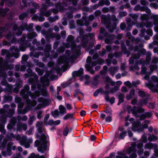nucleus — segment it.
<instances>
[{
    "mask_svg": "<svg viewBox=\"0 0 158 158\" xmlns=\"http://www.w3.org/2000/svg\"><path fill=\"white\" fill-rule=\"evenodd\" d=\"M41 85L40 83H36V86L40 93L38 94L35 92L33 94L30 90L29 85H26L24 86L20 92V95L25 100L26 105L23 109L24 104L22 102L21 98L17 96H15V102L18 104L17 110L18 114H25L30 110H39L50 104L51 100L49 98V93L45 86L40 87Z\"/></svg>",
    "mask_w": 158,
    "mask_h": 158,
    "instance_id": "1",
    "label": "nucleus"
},
{
    "mask_svg": "<svg viewBox=\"0 0 158 158\" xmlns=\"http://www.w3.org/2000/svg\"><path fill=\"white\" fill-rule=\"evenodd\" d=\"M37 36V34L35 32L24 34L17 42L19 44V49L17 46L12 45L9 50L3 49L2 50L1 55L2 56L6 55V60L4 61L2 57H0V77H6L5 71L8 69H13L14 68L13 65L12 64H9L8 62H13L15 58H19L20 56L19 50L22 52L25 51L27 47L31 46V44L30 42Z\"/></svg>",
    "mask_w": 158,
    "mask_h": 158,
    "instance_id": "2",
    "label": "nucleus"
},
{
    "mask_svg": "<svg viewBox=\"0 0 158 158\" xmlns=\"http://www.w3.org/2000/svg\"><path fill=\"white\" fill-rule=\"evenodd\" d=\"M80 35L77 39L76 42L78 43L81 40L80 45L77 46L74 40V37L72 35H69L66 40V43L64 45L66 48H71L73 53L70 56L69 54L67 56H64L60 58V63L67 65L70 62L73 61L76 59L81 54V47L87 50H89L93 47V42L89 40H92L94 36V33H89L88 34L83 35L84 31L82 29H77Z\"/></svg>",
    "mask_w": 158,
    "mask_h": 158,
    "instance_id": "3",
    "label": "nucleus"
},
{
    "mask_svg": "<svg viewBox=\"0 0 158 158\" xmlns=\"http://www.w3.org/2000/svg\"><path fill=\"white\" fill-rule=\"evenodd\" d=\"M11 106V108H10V105L6 104L0 109V138H4L6 133L4 125L6 123L7 117L11 118L15 114L16 105L12 103Z\"/></svg>",
    "mask_w": 158,
    "mask_h": 158,
    "instance_id": "4",
    "label": "nucleus"
},
{
    "mask_svg": "<svg viewBox=\"0 0 158 158\" xmlns=\"http://www.w3.org/2000/svg\"><path fill=\"white\" fill-rule=\"evenodd\" d=\"M102 23L104 24L106 29L110 32H112L116 29L118 23L115 15L111 16L110 14L107 15H102L101 16Z\"/></svg>",
    "mask_w": 158,
    "mask_h": 158,
    "instance_id": "5",
    "label": "nucleus"
},
{
    "mask_svg": "<svg viewBox=\"0 0 158 158\" xmlns=\"http://www.w3.org/2000/svg\"><path fill=\"white\" fill-rule=\"evenodd\" d=\"M55 7L56 9H51L47 11L48 6L45 4H43L39 10L40 13V15H38L36 14H35L32 17V19L35 21H44L45 20L44 16L48 17L50 15L52 12L54 14H57L58 12V10L60 11L59 9H57Z\"/></svg>",
    "mask_w": 158,
    "mask_h": 158,
    "instance_id": "6",
    "label": "nucleus"
},
{
    "mask_svg": "<svg viewBox=\"0 0 158 158\" xmlns=\"http://www.w3.org/2000/svg\"><path fill=\"white\" fill-rule=\"evenodd\" d=\"M99 57V55L97 53H95L92 56L93 60L90 56H88L86 60V64L85 65V67L86 69L89 71L91 74H94L95 71L93 68L97 64H103L104 63V60L102 59L98 58Z\"/></svg>",
    "mask_w": 158,
    "mask_h": 158,
    "instance_id": "7",
    "label": "nucleus"
},
{
    "mask_svg": "<svg viewBox=\"0 0 158 158\" xmlns=\"http://www.w3.org/2000/svg\"><path fill=\"white\" fill-rule=\"evenodd\" d=\"M136 143L134 142L131 143V146L127 148L124 152H118L117 153L119 155L117 156L116 158H136L137 155L136 153Z\"/></svg>",
    "mask_w": 158,
    "mask_h": 158,
    "instance_id": "8",
    "label": "nucleus"
},
{
    "mask_svg": "<svg viewBox=\"0 0 158 158\" xmlns=\"http://www.w3.org/2000/svg\"><path fill=\"white\" fill-rule=\"evenodd\" d=\"M132 114L137 118V120L141 121L147 118L151 117L152 114V112H148L142 114L144 111V109L141 107L134 106L130 109Z\"/></svg>",
    "mask_w": 158,
    "mask_h": 158,
    "instance_id": "9",
    "label": "nucleus"
},
{
    "mask_svg": "<svg viewBox=\"0 0 158 158\" xmlns=\"http://www.w3.org/2000/svg\"><path fill=\"white\" fill-rule=\"evenodd\" d=\"M137 63L138 64H141L142 65L141 67V73L145 75L143 77V78L146 80H149L151 74L154 70L158 69V66L157 65L151 64L149 66L150 71L149 72L147 71V68L144 66L146 65L145 64V61L143 59H141L139 62H137Z\"/></svg>",
    "mask_w": 158,
    "mask_h": 158,
    "instance_id": "10",
    "label": "nucleus"
},
{
    "mask_svg": "<svg viewBox=\"0 0 158 158\" xmlns=\"http://www.w3.org/2000/svg\"><path fill=\"white\" fill-rule=\"evenodd\" d=\"M105 28L101 27L100 30V35L98 38L100 39H103L106 44H111L113 42V40L115 38V35L113 34H110L105 32Z\"/></svg>",
    "mask_w": 158,
    "mask_h": 158,
    "instance_id": "11",
    "label": "nucleus"
},
{
    "mask_svg": "<svg viewBox=\"0 0 158 158\" xmlns=\"http://www.w3.org/2000/svg\"><path fill=\"white\" fill-rule=\"evenodd\" d=\"M146 54V49L144 48L140 49L137 45H135L134 48V53L132 54V56L130 58L129 62L130 63H132L134 62V59H139L141 55H145Z\"/></svg>",
    "mask_w": 158,
    "mask_h": 158,
    "instance_id": "12",
    "label": "nucleus"
},
{
    "mask_svg": "<svg viewBox=\"0 0 158 158\" xmlns=\"http://www.w3.org/2000/svg\"><path fill=\"white\" fill-rule=\"evenodd\" d=\"M79 0H62V2L60 1L59 2L55 4V7L59 9L61 11L64 10V7L72 4L74 6H76Z\"/></svg>",
    "mask_w": 158,
    "mask_h": 158,
    "instance_id": "13",
    "label": "nucleus"
},
{
    "mask_svg": "<svg viewBox=\"0 0 158 158\" xmlns=\"http://www.w3.org/2000/svg\"><path fill=\"white\" fill-rule=\"evenodd\" d=\"M48 143L49 140L48 139H38L35 141V144L37 147L39 152L44 153L46 150Z\"/></svg>",
    "mask_w": 158,
    "mask_h": 158,
    "instance_id": "14",
    "label": "nucleus"
},
{
    "mask_svg": "<svg viewBox=\"0 0 158 158\" xmlns=\"http://www.w3.org/2000/svg\"><path fill=\"white\" fill-rule=\"evenodd\" d=\"M134 41H132V40H126V45L129 47L128 49L126 48L124 43L121 44V50L124 54L127 55V56L129 57L131 52L133 51L134 52V48L133 45V44Z\"/></svg>",
    "mask_w": 158,
    "mask_h": 158,
    "instance_id": "15",
    "label": "nucleus"
},
{
    "mask_svg": "<svg viewBox=\"0 0 158 158\" xmlns=\"http://www.w3.org/2000/svg\"><path fill=\"white\" fill-rule=\"evenodd\" d=\"M27 73L33 75V77H31L28 80V82L31 85V90L35 91L36 87V84L37 82L39 77L35 73L32 72V70L30 68H28L27 70Z\"/></svg>",
    "mask_w": 158,
    "mask_h": 158,
    "instance_id": "16",
    "label": "nucleus"
},
{
    "mask_svg": "<svg viewBox=\"0 0 158 158\" xmlns=\"http://www.w3.org/2000/svg\"><path fill=\"white\" fill-rule=\"evenodd\" d=\"M36 127L38 131V132L35 134V136L37 138H47L48 137V135L45 133L42 122H37Z\"/></svg>",
    "mask_w": 158,
    "mask_h": 158,
    "instance_id": "17",
    "label": "nucleus"
},
{
    "mask_svg": "<svg viewBox=\"0 0 158 158\" xmlns=\"http://www.w3.org/2000/svg\"><path fill=\"white\" fill-rule=\"evenodd\" d=\"M29 57L28 55H24L22 57L21 63L23 65H20L17 64L15 65V71H24L26 68V67L25 65V64H27L28 65L27 67H30L29 63L27 62V60L28 59Z\"/></svg>",
    "mask_w": 158,
    "mask_h": 158,
    "instance_id": "18",
    "label": "nucleus"
},
{
    "mask_svg": "<svg viewBox=\"0 0 158 158\" xmlns=\"http://www.w3.org/2000/svg\"><path fill=\"white\" fill-rule=\"evenodd\" d=\"M137 121L134 122L132 124V130L134 131H137L140 132L143 131L144 129L148 128V124L145 123L142 125L139 120H137Z\"/></svg>",
    "mask_w": 158,
    "mask_h": 158,
    "instance_id": "19",
    "label": "nucleus"
},
{
    "mask_svg": "<svg viewBox=\"0 0 158 158\" xmlns=\"http://www.w3.org/2000/svg\"><path fill=\"white\" fill-rule=\"evenodd\" d=\"M17 119L19 121L21 120L26 121L27 119V117L26 115H24L23 117L19 115L17 116L16 118H13L7 126V128L8 129H14L15 128V124L17 123Z\"/></svg>",
    "mask_w": 158,
    "mask_h": 158,
    "instance_id": "20",
    "label": "nucleus"
},
{
    "mask_svg": "<svg viewBox=\"0 0 158 158\" xmlns=\"http://www.w3.org/2000/svg\"><path fill=\"white\" fill-rule=\"evenodd\" d=\"M129 16L130 17L127 18L126 20L127 24L131 26L135 25L138 23L137 20L139 16V13H130L129 14Z\"/></svg>",
    "mask_w": 158,
    "mask_h": 158,
    "instance_id": "21",
    "label": "nucleus"
},
{
    "mask_svg": "<svg viewBox=\"0 0 158 158\" xmlns=\"http://www.w3.org/2000/svg\"><path fill=\"white\" fill-rule=\"evenodd\" d=\"M138 94L139 97L141 98H144L141 99L139 102V104L141 106L145 105L147 103L150 97V96L148 93L141 89H139Z\"/></svg>",
    "mask_w": 158,
    "mask_h": 158,
    "instance_id": "22",
    "label": "nucleus"
},
{
    "mask_svg": "<svg viewBox=\"0 0 158 158\" xmlns=\"http://www.w3.org/2000/svg\"><path fill=\"white\" fill-rule=\"evenodd\" d=\"M22 3L23 4L24 7H27V6H30L31 4L32 6L34 7V8H29L27 9V11L29 13L34 14L36 11L37 9H39L40 8V6L39 4L35 2H31V3H27V0H22Z\"/></svg>",
    "mask_w": 158,
    "mask_h": 158,
    "instance_id": "23",
    "label": "nucleus"
},
{
    "mask_svg": "<svg viewBox=\"0 0 158 158\" xmlns=\"http://www.w3.org/2000/svg\"><path fill=\"white\" fill-rule=\"evenodd\" d=\"M15 87H13V85H10L8 87V92L11 93L12 92L16 93H18L19 92V89L23 86L22 81L20 79H18L15 84Z\"/></svg>",
    "mask_w": 158,
    "mask_h": 158,
    "instance_id": "24",
    "label": "nucleus"
},
{
    "mask_svg": "<svg viewBox=\"0 0 158 158\" xmlns=\"http://www.w3.org/2000/svg\"><path fill=\"white\" fill-rule=\"evenodd\" d=\"M7 142H8L6 148V151H2V155L4 156H10L11 154V149L13 150H15L16 149V147L14 146H12L14 144V143L12 142L11 140H10L9 139H7Z\"/></svg>",
    "mask_w": 158,
    "mask_h": 158,
    "instance_id": "25",
    "label": "nucleus"
},
{
    "mask_svg": "<svg viewBox=\"0 0 158 158\" xmlns=\"http://www.w3.org/2000/svg\"><path fill=\"white\" fill-rule=\"evenodd\" d=\"M127 133H128L129 138L133 136V133L130 130H128L127 131H124L121 132L116 131L115 133V136L116 138H124L127 135Z\"/></svg>",
    "mask_w": 158,
    "mask_h": 158,
    "instance_id": "26",
    "label": "nucleus"
},
{
    "mask_svg": "<svg viewBox=\"0 0 158 158\" xmlns=\"http://www.w3.org/2000/svg\"><path fill=\"white\" fill-rule=\"evenodd\" d=\"M87 14L86 12L83 13V16L82 18L80 19H77L76 21L77 24L81 26H89V23L86 19V15Z\"/></svg>",
    "mask_w": 158,
    "mask_h": 158,
    "instance_id": "27",
    "label": "nucleus"
},
{
    "mask_svg": "<svg viewBox=\"0 0 158 158\" xmlns=\"http://www.w3.org/2000/svg\"><path fill=\"white\" fill-rule=\"evenodd\" d=\"M147 34L149 36H152L153 35V31L150 28L148 29L147 30L145 29L142 28L140 30V33L139 34L141 37H144L145 40H148L150 39L149 36L145 35Z\"/></svg>",
    "mask_w": 158,
    "mask_h": 158,
    "instance_id": "28",
    "label": "nucleus"
},
{
    "mask_svg": "<svg viewBox=\"0 0 158 158\" xmlns=\"http://www.w3.org/2000/svg\"><path fill=\"white\" fill-rule=\"evenodd\" d=\"M157 148V145L153 144L151 143H148L146 144L144 146V148L145 149H154V156L156 157H158V150L156 149Z\"/></svg>",
    "mask_w": 158,
    "mask_h": 158,
    "instance_id": "29",
    "label": "nucleus"
},
{
    "mask_svg": "<svg viewBox=\"0 0 158 158\" xmlns=\"http://www.w3.org/2000/svg\"><path fill=\"white\" fill-rule=\"evenodd\" d=\"M133 10L135 11H145L148 14L151 13L150 9L147 6H141L139 4L136 5L134 7Z\"/></svg>",
    "mask_w": 158,
    "mask_h": 158,
    "instance_id": "30",
    "label": "nucleus"
},
{
    "mask_svg": "<svg viewBox=\"0 0 158 158\" xmlns=\"http://www.w3.org/2000/svg\"><path fill=\"white\" fill-rule=\"evenodd\" d=\"M150 18L155 26L154 27V31L158 33V15L152 14Z\"/></svg>",
    "mask_w": 158,
    "mask_h": 158,
    "instance_id": "31",
    "label": "nucleus"
},
{
    "mask_svg": "<svg viewBox=\"0 0 158 158\" xmlns=\"http://www.w3.org/2000/svg\"><path fill=\"white\" fill-rule=\"evenodd\" d=\"M149 81L151 82L152 85H157L158 84V78L155 76H152L151 77V80H149L148 82L145 83L146 86L152 91V89L147 84L148 83Z\"/></svg>",
    "mask_w": 158,
    "mask_h": 158,
    "instance_id": "32",
    "label": "nucleus"
},
{
    "mask_svg": "<svg viewBox=\"0 0 158 158\" xmlns=\"http://www.w3.org/2000/svg\"><path fill=\"white\" fill-rule=\"evenodd\" d=\"M16 139L19 141L20 144L22 146H24L26 148H28L30 147V143L29 139Z\"/></svg>",
    "mask_w": 158,
    "mask_h": 158,
    "instance_id": "33",
    "label": "nucleus"
},
{
    "mask_svg": "<svg viewBox=\"0 0 158 158\" xmlns=\"http://www.w3.org/2000/svg\"><path fill=\"white\" fill-rule=\"evenodd\" d=\"M35 49L34 46L30 48V50L31 52L30 53V56L31 57H33L35 58H38L40 55H43V52H35L34 51Z\"/></svg>",
    "mask_w": 158,
    "mask_h": 158,
    "instance_id": "34",
    "label": "nucleus"
},
{
    "mask_svg": "<svg viewBox=\"0 0 158 158\" xmlns=\"http://www.w3.org/2000/svg\"><path fill=\"white\" fill-rule=\"evenodd\" d=\"M137 59H134V62L132 63H129V64H131L130 66V69L131 71H138L139 70V67L138 66V64L137 62H139V60L137 61Z\"/></svg>",
    "mask_w": 158,
    "mask_h": 158,
    "instance_id": "35",
    "label": "nucleus"
},
{
    "mask_svg": "<svg viewBox=\"0 0 158 158\" xmlns=\"http://www.w3.org/2000/svg\"><path fill=\"white\" fill-rule=\"evenodd\" d=\"M136 26L138 28H143L145 27L147 28H151L153 26V24L152 23H148L147 24L145 23L142 22L140 23H137L136 24Z\"/></svg>",
    "mask_w": 158,
    "mask_h": 158,
    "instance_id": "36",
    "label": "nucleus"
},
{
    "mask_svg": "<svg viewBox=\"0 0 158 158\" xmlns=\"http://www.w3.org/2000/svg\"><path fill=\"white\" fill-rule=\"evenodd\" d=\"M15 1V0H2L0 1V5L2 6L5 3L7 6H11L14 4Z\"/></svg>",
    "mask_w": 158,
    "mask_h": 158,
    "instance_id": "37",
    "label": "nucleus"
},
{
    "mask_svg": "<svg viewBox=\"0 0 158 158\" xmlns=\"http://www.w3.org/2000/svg\"><path fill=\"white\" fill-rule=\"evenodd\" d=\"M27 128V126L26 124L23 123H22L19 122L17 124V131H20L23 129L25 131Z\"/></svg>",
    "mask_w": 158,
    "mask_h": 158,
    "instance_id": "38",
    "label": "nucleus"
},
{
    "mask_svg": "<svg viewBox=\"0 0 158 158\" xmlns=\"http://www.w3.org/2000/svg\"><path fill=\"white\" fill-rule=\"evenodd\" d=\"M119 68L118 66H111L108 69L109 74L113 76L115 74L118 72Z\"/></svg>",
    "mask_w": 158,
    "mask_h": 158,
    "instance_id": "39",
    "label": "nucleus"
},
{
    "mask_svg": "<svg viewBox=\"0 0 158 158\" xmlns=\"http://www.w3.org/2000/svg\"><path fill=\"white\" fill-rule=\"evenodd\" d=\"M13 97L9 95H5L3 96V99L2 102V104H4L6 102H10L12 100Z\"/></svg>",
    "mask_w": 158,
    "mask_h": 158,
    "instance_id": "40",
    "label": "nucleus"
},
{
    "mask_svg": "<svg viewBox=\"0 0 158 158\" xmlns=\"http://www.w3.org/2000/svg\"><path fill=\"white\" fill-rule=\"evenodd\" d=\"M83 68H81L78 71H73L72 73V76L73 77L81 76L83 74Z\"/></svg>",
    "mask_w": 158,
    "mask_h": 158,
    "instance_id": "41",
    "label": "nucleus"
},
{
    "mask_svg": "<svg viewBox=\"0 0 158 158\" xmlns=\"http://www.w3.org/2000/svg\"><path fill=\"white\" fill-rule=\"evenodd\" d=\"M76 7L74 6H69L67 8V10L70 12L73 13L77 11L81 8V6L79 5H76Z\"/></svg>",
    "mask_w": 158,
    "mask_h": 158,
    "instance_id": "42",
    "label": "nucleus"
},
{
    "mask_svg": "<svg viewBox=\"0 0 158 158\" xmlns=\"http://www.w3.org/2000/svg\"><path fill=\"white\" fill-rule=\"evenodd\" d=\"M2 77L3 79L2 80L1 84L3 86H6V88L5 89V91H6V90L8 92V87L10 85H9V83L6 81V78L7 77V75L6 74V77H4L3 76H1Z\"/></svg>",
    "mask_w": 158,
    "mask_h": 158,
    "instance_id": "43",
    "label": "nucleus"
},
{
    "mask_svg": "<svg viewBox=\"0 0 158 158\" xmlns=\"http://www.w3.org/2000/svg\"><path fill=\"white\" fill-rule=\"evenodd\" d=\"M143 142L139 143L137 144V147L139 149L138 154L139 155H140L143 154Z\"/></svg>",
    "mask_w": 158,
    "mask_h": 158,
    "instance_id": "44",
    "label": "nucleus"
},
{
    "mask_svg": "<svg viewBox=\"0 0 158 158\" xmlns=\"http://www.w3.org/2000/svg\"><path fill=\"white\" fill-rule=\"evenodd\" d=\"M127 25V27H126V24L124 23H122L120 25L121 29L123 31H129L131 30L132 26H130Z\"/></svg>",
    "mask_w": 158,
    "mask_h": 158,
    "instance_id": "45",
    "label": "nucleus"
},
{
    "mask_svg": "<svg viewBox=\"0 0 158 158\" xmlns=\"http://www.w3.org/2000/svg\"><path fill=\"white\" fill-rule=\"evenodd\" d=\"M7 139H0V149L3 150L5 149L8 140Z\"/></svg>",
    "mask_w": 158,
    "mask_h": 158,
    "instance_id": "46",
    "label": "nucleus"
},
{
    "mask_svg": "<svg viewBox=\"0 0 158 158\" xmlns=\"http://www.w3.org/2000/svg\"><path fill=\"white\" fill-rule=\"evenodd\" d=\"M59 113L61 115H63L67 113L65 107L62 105H60L59 107Z\"/></svg>",
    "mask_w": 158,
    "mask_h": 158,
    "instance_id": "47",
    "label": "nucleus"
},
{
    "mask_svg": "<svg viewBox=\"0 0 158 158\" xmlns=\"http://www.w3.org/2000/svg\"><path fill=\"white\" fill-rule=\"evenodd\" d=\"M147 84L152 89V91L153 92H158V84L156 85H152L150 81H149Z\"/></svg>",
    "mask_w": 158,
    "mask_h": 158,
    "instance_id": "48",
    "label": "nucleus"
},
{
    "mask_svg": "<svg viewBox=\"0 0 158 158\" xmlns=\"http://www.w3.org/2000/svg\"><path fill=\"white\" fill-rule=\"evenodd\" d=\"M118 98H119V101L117 105L118 106L124 102V99L125 98L124 94L121 93H119L118 94Z\"/></svg>",
    "mask_w": 158,
    "mask_h": 158,
    "instance_id": "49",
    "label": "nucleus"
},
{
    "mask_svg": "<svg viewBox=\"0 0 158 158\" xmlns=\"http://www.w3.org/2000/svg\"><path fill=\"white\" fill-rule=\"evenodd\" d=\"M140 19L142 21L147 22L149 19V16L146 14H141Z\"/></svg>",
    "mask_w": 158,
    "mask_h": 158,
    "instance_id": "50",
    "label": "nucleus"
},
{
    "mask_svg": "<svg viewBox=\"0 0 158 158\" xmlns=\"http://www.w3.org/2000/svg\"><path fill=\"white\" fill-rule=\"evenodd\" d=\"M46 74L43 76L41 77L40 78V82L43 84H44L46 82L48 81L49 79L47 77L48 76Z\"/></svg>",
    "mask_w": 158,
    "mask_h": 158,
    "instance_id": "51",
    "label": "nucleus"
},
{
    "mask_svg": "<svg viewBox=\"0 0 158 158\" xmlns=\"http://www.w3.org/2000/svg\"><path fill=\"white\" fill-rule=\"evenodd\" d=\"M126 36L128 38L132 40V41H135V44H137V41H138V39H135L133 36L131 35V32H127L126 34Z\"/></svg>",
    "mask_w": 158,
    "mask_h": 158,
    "instance_id": "52",
    "label": "nucleus"
},
{
    "mask_svg": "<svg viewBox=\"0 0 158 158\" xmlns=\"http://www.w3.org/2000/svg\"><path fill=\"white\" fill-rule=\"evenodd\" d=\"M28 13H29L27 11V12H23L20 14L19 16V20L23 21L28 15Z\"/></svg>",
    "mask_w": 158,
    "mask_h": 158,
    "instance_id": "53",
    "label": "nucleus"
},
{
    "mask_svg": "<svg viewBox=\"0 0 158 158\" xmlns=\"http://www.w3.org/2000/svg\"><path fill=\"white\" fill-rule=\"evenodd\" d=\"M36 118L34 115H30L28 123L29 125H31L33 124V121H35Z\"/></svg>",
    "mask_w": 158,
    "mask_h": 158,
    "instance_id": "54",
    "label": "nucleus"
},
{
    "mask_svg": "<svg viewBox=\"0 0 158 158\" xmlns=\"http://www.w3.org/2000/svg\"><path fill=\"white\" fill-rule=\"evenodd\" d=\"M59 16L57 15H56L54 17L50 16L48 17V19L50 23L56 21L57 19H59Z\"/></svg>",
    "mask_w": 158,
    "mask_h": 158,
    "instance_id": "55",
    "label": "nucleus"
},
{
    "mask_svg": "<svg viewBox=\"0 0 158 158\" xmlns=\"http://www.w3.org/2000/svg\"><path fill=\"white\" fill-rule=\"evenodd\" d=\"M51 113L52 115L55 118L58 117L60 114L58 110H55L54 111H52Z\"/></svg>",
    "mask_w": 158,
    "mask_h": 158,
    "instance_id": "56",
    "label": "nucleus"
},
{
    "mask_svg": "<svg viewBox=\"0 0 158 158\" xmlns=\"http://www.w3.org/2000/svg\"><path fill=\"white\" fill-rule=\"evenodd\" d=\"M56 35V33H52L47 35L45 36V38L46 40L51 38H55Z\"/></svg>",
    "mask_w": 158,
    "mask_h": 158,
    "instance_id": "57",
    "label": "nucleus"
},
{
    "mask_svg": "<svg viewBox=\"0 0 158 158\" xmlns=\"http://www.w3.org/2000/svg\"><path fill=\"white\" fill-rule=\"evenodd\" d=\"M148 135L149 136L148 137V138H157V137L154 135L152 136V137H151L150 135L149 134H148L147 133H144L142 136L141 138H147V136Z\"/></svg>",
    "mask_w": 158,
    "mask_h": 158,
    "instance_id": "58",
    "label": "nucleus"
},
{
    "mask_svg": "<svg viewBox=\"0 0 158 158\" xmlns=\"http://www.w3.org/2000/svg\"><path fill=\"white\" fill-rule=\"evenodd\" d=\"M52 48V46L51 44H46L45 48L44 50V52H50Z\"/></svg>",
    "mask_w": 158,
    "mask_h": 158,
    "instance_id": "59",
    "label": "nucleus"
},
{
    "mask_svg": "<svg viewBox=\"0 0 158 158\" xmlns=\"http://www.w3.org/2000/svg\"><path fill=\"white\" fill-rule=\"evenodd\" d=\"M69 27L71 29H74L75 27L74 25V22L73 20H72L69 21Z\"/></svg>",
    "mask_w": 158,
    "mask_h": 158,
    "instance_id": "60",
    "label": "nucleus"
},
{
    "mask_svg": "<svg viewBox=\"0 0 158 158\" xmlns=\"http://www.w3.org/2000/svg\"><path fill=\"white\" fill-rule=\"evenodd\" d=\"M114 56L117 59H119L122 56V53L121 52H116L114 53Z\"/></svg>",
    "mask_w": 158,
    "mask_h": 158,
    "instance_id": "61",
    "label": "nucleus"
},
{
    "mask_svg": "<svg viewBox=\"0 0 158 158\" xmlns=\"http://www.w3.org/2000/svg\"><path fill=\"white\" fill-rule=\"evenodd\" d=\"M103 70L101 71L100 73L102 75L106 74L107 73V67L106 65H105L103 66Z\"/></svg>",
    "mask_w": 158,
    "mask_h": 158,
    "instance_id": "62",
    "label": "nucleus"
},
{
    "mask_svg": "<svg viewBox=\"0 0 158 158\" xmlns=\"http://www.w3.org/2000/svg\"><path fill=\"white\" fill-rule=\"evenodd\" d=\"M127 15V13L126 11H120L119 13L118 17L119 18L125 17Z\"/></svg>",
    "mask_w": 158,
    "mask_h": 158,
    "instance_id": "63",
    "label": "nucleus"
},
{
    "mask_svg": "<svg viewBox=\"0 0 158 158\" xmlns=\"http://www.w3.org/2000/svg\"><path fill=\"white\" fill-rule=\"evenodd\" d=\"M151 63L152 64H156L158 63V57H157L154 56L152 57Z\"/></svg>",
    "mask_w": 158,
    "mask_h": 158,
    "instance_id": "64",
    "label": "nucleus"
}]
</instances>
